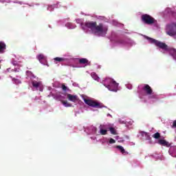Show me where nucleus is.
Instances as JSON below:
<instances>
[{
  "label": "nucleus",
  "instance_id": "nucleus-31",
  "mask_svg": "<svg viewBox=\"0 0 176 176\" xmlns=\"http://www.w3.org/2000/svg\"><path fill=\"white\" fill-rule=\"evenodd\" d=\"M68 24H69V23H67L66 25H68Z\"/></svg>",
  "mask_w": 176,
  "mask_h": 176
},
{
  "label": "nucleus",
  "instance_id": "nucleus-15",
  "mask_svg": "<svg viewBox=\"0 0 176 176\" xmlns=\"http://www.w3.org/2000/svg\"><path fill=\"white\" fill-rule=\"evenodd\" d=\"M61 103L63 104V105H64V107H65L66 108H68L69 107H72V104L68 102V101L67 100H61Z\"/></svg>",
  "mask_w": 176,
  "mask_h": 176
},
{
  "label": "nucleus",
  "instance_id": "nucleus-5",
  "mask_svg": "<svg viewBox=\"0 0 176 176\" xmlns=\"http://www.w3.org/2000/svg\"><path fill=\"white\" fill-rule=\"evenodd\" d=\"M106 87H107V89L110 90V91H118L119 83L116 82V81L113 80H111L109 85H107Z\"/></svg>",
  "mask_w": 176,
  "mask_h": 176
},
{
  "label": "nucleus",
  "instance_id": "nucleus-1",
  "mask_svg": "<svg viewBox=\"0 0 176 176\" xmlns=\"http://www.w3.org/2000/svg\"><path fill=\"white\" fill-rule=\"evenodd\" d=\"M85 25L87 28H89L93 34L99 36H102L108 31V28L104 27V24L99 23V25H97V22L96 21L85 22Z\"/></svg>",
  "mask_w": 176,
  "mask_h": 176
},
{
  "label": "nucleus",
  "instance_id": "nucleus-27",
  "mask_svg": "<svg viewBox=\"0 0 176 176\" xmlns=\"http://www.w3.org/2000/svg\"><path fill=\"white\" fill-rule=\"evenodd\" d=\"M175 128L176 129V120L175 121H173V125H172V128Z\"/></svg>",
  "mask_w": 176,
  "mask_h": 176
},
{
  "label": "nucleus",
  "instance_id": "nucleus-26",
  "mask_svg": "<svg viewBox=\"0 0 176 176\" xmlns=\"http://www.w3.org/2000/svg\"><path fill=\"white\" fill-rule=\"evenodd\" d=\"M157 96L156 95H150V96L148 97V98H157Z\"/></svg>",
  "mask_w": 176,
  "mask_h": 176
},
{
  "label": "nucleus",
  "instance_id": "nucleus-24",
  "mask_svg": "<svg viewBox=\"0 0 176 176\" xmlns=\"http://www.w3.org/2000/svg\"><path fill=\"white\" fill-rule=\"evenodd\" d=\"M12 80L14 81V83L17 84V83H21V82L20 81V80L19 79H16V78H12Z\"/></svg>",
  "mask_w": 176,
  "mask_h": 176
},
{
  "label": "nucleus",
  "instance_id": "nucleus-19",
  "mask_svg": "<svg viewBox=\"0 0 176 176\" xmlns=\"http://www.w3.org/2000/svg\"><path fill=\"white\" fill-rule=\"evenodd\" d=\"M54 61H58V63H61L63 61H65V59L64 58H60V57H56L54 58Z\"/></svg>",
  "mask_w": 176,
  "mask_h": 176
},
{
  "label": "nucleus",
  "instance_id": "nucleus-20",
  "mask_svg": "<svg viewBox=\"0 0 176 176\" xmlns=\"http://www.w3.org/2000/svg\"><path fill=\"white\" fill-rule=\"evenodd\" d=\"M91 76L93 78V79H94L95 80H98V79H100L98 76H97V74H96L94 72L91 73Z\"/></svg>",
  "mask_w": 176,
  "mask_h": 176
},
{
  "label": "nucleus",
  "instance_id": "nucleus-2",
  "mask_svg": "<svg viewBox=\"0 0 176 176\" xmlns=\"http://www.w3.org/2000/svg\"><path fill=\"white\" fill-rule=\"evenodd\" d=\"M166 34L169 36H175L176 35V23H173L166 26Z\"/></svg>",
  "mask_w": 176,
  "mask_h": 176
},
{
  "label": "nucleus",
  "instance_id": "nucleus-7",
  "mask_svg": "<svg viewBox=\"0 0 176 176\" xmlns=\"http://www.w3.org/2000/svg\"><path fill=\"white\" fill-rule=\"evenodd\" d=\"M142 90H144V91H145L146 94L148 96H152V94H153V90L151 86H149V85L145 84L142 88Z\"/></svg>",
  "mask_w": 176,
  "mask_h": 176
},
{
  "label": "nucleus",
  "instance_id": "nucleus-12",
  "mask_svg": "<svg viewBox=\"0 0 176 176\" xmlns=\"http://www.w3.org/2000/svg\"><path fill=\"white\" fill-rule=\"evenodd\" d=\"M104 129H105V125L100 126V131L101 135H107V133L108 132V131Z\"/></svg>",
  "mask_w": 176,
  "mask_h": 176
},
{
  "label": "nucleus",
  "instance_id": "nucleus-22",
  "mask_svg": "<svg viewBox=\"0 0 176 176\" xmlns=\"http://www.w3.org/2000/svg\"><path fill=\"white\" fill-rule=\"evenodd\" d=\"M110 133H111L112 134H113L114 135H116V130L115 129V128L113 127H110L109 128Z\"/></svg>",
  "mask_w": 176,
  "mask_h": 176
},
{
  "label": "nucleus",
  "instance_id": "nucleus-14",
  "mask_svg": "<svg viewBox=\"0 0 176 176\" xmlns=\"http://www.w3.org/2000/svg\"><path fill=\"white\" fill-rule=\"evenodd\" d=\"M37 59L38 60V61H40V63H42V61H45V55L40 54L36 56Z\"/></svg>",
  "mask_w": 176,
  "mask_h": 176
},
{
  "label": "nucleus",
  "instance_id": "nucleus-18",
  "mask_svg": "<svg viewBox=\"0 0 176 176\" xmlns=\"http://www.w3.org/2000/svg\"><path fill=\"white\" fill-rule=\"evenodd\" d=\"M142 137H146L148 140H149V138H151V136L149 135V133H146V132H144V131H142L140 133Z\"/></svg>",
  "mask_w": 176,
  "mask_h": 176
},
{
  "label": "nucleus",
  "instance_id": "nucleus-32",
  "mask_svg": "<svg viewBox=\"0 0 176 176\" xmlns=\"http://www.w3.org/2000/svg\"><path fill=\"white\" fill-rule=\"evenodd\" d=\"M0 68H1V66H0Z\"/></svg>",
  "mask_w": 176,
  "mask_h": 176
},
{
  "label": "nucleus",
  "instance_id": "nucleus-4",
  "mask_svg": "<svg viewBox=\"0 0 176 176\" xmlns=\"http://www.w3.org/2000/svg\"><path fill=\"white\" fill-rule=\"evenodd\" d=\"M142 20L145 24H148V25L155 23V21H156V20L149 14H143L142 16Z\"/></svg>",
  "mask_w": 176,
  "mask_h": 176
},
{
  "label": "nucleus",
  "instance_id": "nucleus-28",
  "mask_svg": "<svg viewBox=\"0 0 176 176\" xmlns=\"http://www.w3.org/2000/svg\"><path fill=\"white\" fill-rule=\"evenodd\" d=\"M62 89L64 90V91H67V87L65 85H62Z\"/></svg>",
  "mask_w": 176,
  "mask_h": 176
},
{
  "label": "nucleus",
  "instance_id": "nucleus-30",
  "mask_svg": "<svg viewBox=\"0 0 176 176\" xmlns=\"http://www.w3.org/2000/svg\"><path fill=\"white\" fill-rule=\"evenodd\" d=\"M173 157H176V155H173Z\"/></svg>",
  "mask_w": 176,
  "mask_h": 176
},
{
  "label": "nucleus",
  "instance_id": "nucleus-21",
  "mask_svg": "<svg viewBox=\"0 0 176 176\" xmlns=\"http://www.w3.org/2000/svg\"><path fill=\"white\" fill-rule=\"evenodd\" d=\"M153 138H155V140H159L160 138V133L159 132H157L153 135Z\"/></svg>",
  "mask_w": 176,
  "mask_h": 176
},
{
  "label": "nucleus",
  "instance_id": "nucleus-9",
  "mask_svg": "<svg viewBox=\"0 0 176 176\" xmlns=\"http://www.w3.org/2000/svg\"><path fill=\"white\" fill-rule=\"evenodd\" d=\"M67 98L69 101H72V102H76V101H78L79 98H78V96L76 95H72L70 94H67Z\"/></svg>",
  "mask_w": 176,
  "mask_h": 176
},
{
  "label": "nucleus",
  "instance_id": "nucleus-6",
  "mask_svg": "<svg viewBox=\"0 0 176 176\" xmlns=\"http://www.w3.org/2000/svg\"><path fill=\"white\" fill-rule=\"evenodd\" d=\"M32 87H34L36 90H39V91H42L43 89V85H42V82L41 81H36V80H33L32 81Z\"/></svg>",
  "mask_w": 176,
  "mask_h": 176
},
{
  "label": "nucleus",
  "instance_id": "nucleus-3",
  "mask_svg": "<svg viewBox=\"0 0 176 176\" xmlns=\"http://www.w3.org/2000/svg\"><path fill=\"white\" fill-rule=\"evenodd\" d=\"M84 102H85L87 105H89V107H92V108H102L101 103L90 99L84 98Z\"/></svg>",
  "mask_w": 176,
  "mask_h": 176
},
{
  "label": "nucleus",
  "instance_id": "nucleus-23",
  "mask_svg": "<svg viewBox=\"0 0 176 176\" xmlns=\"http://www.w3.org/2000/svg\"><path fill=\"white\" fill-rule=\"evenodd\" d=\"M56 98L58 101H60V102H61V101H63V97L61 96V95H56Z\"/></svg>",
  "mask_w": 176,
  "mask_h": 176
},
{
  "label": "nucleus",
  "instance_id": "nucleus-29",
  "mask_svg": "<svg viewBox=\"0 0 176 176\" xmlns=\"http://www.w3.org/2000/svg\"><path fill=\"white\" fill-rule=\"evenodd\" d=\"M0 45H5V43L0 41Z\"/></svg>",
  "mask_w": 176,
  "mask_h": 176
},
{
  "label": "nucleus",
  "instance_id": "nucleus-16",
  "mask_svg": "<svg viewBox=\"0 0 176 176\" xmlns=\"http://www.w3.org/2000/svg\"><path fill=\"white\" fill-rule=\"evenodd\" d=\"M79 64H89V60L85 58H80L79 59Z\"/></svg>",
  "mask_w": 176,
  "mask_h": 176
},
{
  "label": "nucleus",
  "instance_id": "nucleus-11",
  "mask_svg": "<svg viewBox=\"0 0 176 176\" xmlns=\"http://www.w3.org/2000/svg\"><path fill=\"white\" fill-rule=\"evenodd\" d=\"M158 144L160 145H162L163 146H166V148H170V146H171V144H170V142H168L164 140H158Z\"/></svg>",
  "mask_w": 176,
  "mask_h": 176
},
{
  "label": "nucleus",
  "instance_id": "nucleus-13",
  "mask_svg": "<svg viewBox=\"0 0 176 176\" xmlns=\"http://www.w3.org/2000/svg\"><path fill=\"white\" fill-rule=\"evenodd\" d=\"M116 148L119 149V151L121 152V153H126V155H129V152L126 151V150H124V148H123V146H116Z\"/></svg>",
  "mask_w": 176,
  "mask_h": 176
},
{
  "label": "nucleus",
  "instance_id": "nucleus-17",
  "mask_svg": "<svg viewBox=\"0 0 176 176\" xmlns=\"http://www.w3.org/2000/svg\"><path fill=\"white\" fill-rule=\"evenodd\" d=\"M6 45H0V54L5 53Z\"/></svg>",
  "mask_w": 176,
  "mask_h": 176
},
{
  "label": "nucleus",
  "instance_id": "nucleus-10",
  "mask_svg": "<svg viewBox=\"0 0 176 176\" xmlns=\"http://www.w3.org/2000/svg\"><path fill=\"white\" fill-rule=\"evenodd\" d=\"M160 49H162V50L168 51V52H173V53H175V50L173 48H168V46L167 45H157Z\"/></svg>",
  "mask_w": 176,
  "mask_h": 176
},
{
  "label": "nucleus",
  "instance_id": "nucleus-8",
  "mask_svg": "<svg viewBox=\"0 0 176 176\" xmlns=\"http://www.w3.org/2000/svg\"><path fill=\"white\" fill-rule=\"evenodd\" d=\"M146 39L148 41L149 43H152L153 45H166L164 43H162L160 41H157L153 38H151L148 36H145Z\"/></svg>",
  "mask_w": 176,
  "mask_h": 176
},
{
  "label": "nucleus",
  "instance_id": "nucleus-25",
  "mask_svg": "<svg viewBox=\"0 0 176 176\" xmlns=\"http://www.w3.org/2000/svg\"><path fill=\"white\" fill-rule=\"evenodd\" d=\"M109 144H115L116 141L112 138H111L109 141Z\"/></svg>",
  "mask_w": 176,
  "mask_h": 176
}]
</instances>
